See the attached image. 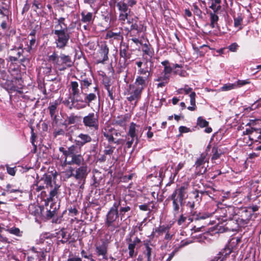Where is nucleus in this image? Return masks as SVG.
Listing matches in <instances>:
<instances>
[{"instance_id": "29", "label": "nucleus", "mask_w": 261, "mask_h": 261, "mask_svg": "<svg viewBox=\"0 0 261 261\" xmlns=\"http://www.w3.org/2000/svg\"><path fill=\"white\" fill-rule=\"evenodd\" d=\"M109 49L108 45L106 43L102 44L100 47L99 54L102 57L101 60L98 61V63H103L109 59L108 54Z\"/></svg>"}, {"instance_id": "45", "label": "nucleus", "mask_w": 261, "mask_h": 261, "mask_svg": "<svg viewBox=\"0 0 261 261\" xmlns=\"http://www.w3.org/2000/svg\"><path fill=\"white\" fill-rule=\"evenodd\" d=\"M244 17L241 14H238L237 17H233L234 19V27L235 28L240 27V29H242V27L240 26L243 20Z\"/></svg>"}, {"instance_id": "4", "label": "nucleus", "mask_w": 261, "mask_h": 261, "mask_svg": "<svg viewBox=\"0 0 261 261\" xmlns=\"http://www.w3.org/2000/svg\"><path fill=\"white\" fill-rule=\"evenodd\" d=\"M9 72L13 77L9 79V75L5 70L1 71V78L2 80V85L4 89L9 94L16 92L22 94L23 81L21 77V72L18 67L10 68Z\"/></svg>"}, {"instance_id": "43", "label": "nucleus", "mask_w": 261, "mask_h": 261, "mask_svg": "<svg viewBox=\"0 0 261 261\" xmlns=\"http://www.w3.org/2000/svg\"><path fill=\"white\" fill-rule=\"evenodd\" d=\"M5 230L9 233L15 235L17 237H20L22 236V231H20L19 228L13 227L5 229Z\"/></svg>"}, {"instance_id": "34", "label": "nucleus", "mask_w": 261, "mask_h": 261, "mask_svg": "<svg viewBox=\"0 0 261 261\" xmlns=\"http://www.w3.org/2000/svg\"><path fill=\"white\" fill-rule=\"evenodd\" d=\"M95 250L97 256L105 255L108 252V245L103 242L101 245L96 246Z\"/></svg>"}, {"instance_id": "46", "label": "nucleus", "mask_w": 261, "mask_h": 261, "mask_svg": "<svg viewBox=\"0 0 261 261\" xmlns=\"http://www.w3.org/2000/svg\"><path fill=\"white\" fill-rule=\"evenodd\" d=\"M192 7L193 8L192 11L195 15L198 17L199 18L202 19L203 18L202 16V12L199 9L198 5L197 3H193L192 5Z\"/></svg>"}, {"instance_id": "30", "label": "nucleus", "mask_w": 261, "mask_h": 261, "mask_svg": "<svg viewBox=\"0 0 261 261\" xmlns=\"http://www.w3.org/2000/svg\"><path fill=\"white\" fill-rule=\"evenodd\" d=\"M130 118V116L128 114H125L121 116H118L117 119L115 120V123L120 126H124L125 123Z\"/></svg>"}, {"instance_id": "7", "label": "nucleus", "mask_w": 261, "mask_h": 261, "mask_svg": "<svg viewBox=\"0 0 261 261\" xmlns=\"http://www.w3.org/2000/svg\"><path fill=\"white\" fill-rule=\"evenodd\" d=\"M59 150L64 155V164L68 165H76L78 166L84 163V159L81 153V149L77 146L72 145L66 149L63 147H60Z\"/></svg>"}, {"instance_id": "39", "label": "nucleus", "mask_w": 261, "mask_h": 261, "mask_svg": "<svg viewBox=\"0 0 261 261\" xmlns=\"http://www.w3.org/2000/svg\"><path fill=\"white\" fill-rule=\"evenodd\" d=\"M183 65L182 64H174L173 66H166L164 67L163 73L165 74H169L172 72L173 69L176 68H182Z\"/></svg>"}, {"instance_id": "1", "label": "nucleus", "mask_w": 261, "mask_h": 261, "mask_svg": "<svg viewBox=\"0 0 261 261\" xmlns=\"http://www.w3.org/2000/svg\"><path fill=\"white\" fill-rule=\"evenodd\" d=\"M79 82L71 81L69 85V91L73 98V102L75 103V109L81 110L90 106V104L97 99V93L99 95V90L98 86L93 88L94 92L87 93V90L92 85V80L90 77L82 75L80 79H77Z\"/></svg>"}, {"instance_id": "20", "label": "nucleus", "mask_w": 261, "mask_h": 261, "mask_svg": "<svg viewBox=\"0 0 261 261\" xmlns=\"http://www.w3.org/2000/svg\"><path fill=\"white\" fill-rule=\"evenodd\" d=\"M128 92L130 96L127 97V100L130 102L135 101L137 103L141 99L143 91L139 88L135 87L134 85L130 84Z\"/></svg>"}, {"instance_id": "38", "label": "nucleus", "mask_w": 261, "mask_h": 261, "mask_svg": "<svg viewBox=\"0 0 261 261\" xmlns=\"http://www.w3.org/2000/svg\"><path fill=\"white\" fill-rule=\"evenodd\" d=\"M144 245L145 250L144 251L143 253L147 257V261H151L152 248L150 247L149 242L145 243Z\"/></svg>"}, {"instance_id": "21", "label": "nucleus", "mask_w": 261, "mask_h": 261, "mask_svg": "<svg viewBox=\"0 0 261 261\" xmlns=\"http://www.w3.org/2000/svg\"><path fill=\"white\" fill-rule=\"evenodd\" d=\"M129 49V45L127 43L125 42H121L120 44V48L119 51V55L120 59H119V63L123 65H121V66H125L126 62L128 59L130 58V54L128 53Z\"/></svg>"}, {"instance_id": "51", "label": "nucleus", "mask_w": 261, "mask_h": 261, "mask_svg": "<svg viewBox=\"0 0 261 261\" xmlns=\"http://www.w3.org/2000/svg\"><path fill=\"white\" fill-rule=\"evenodd\" d=\"M170 228L168 226L160 225V226L154 228V232H156L159 236L162 234L163 233L166 232Z\"/></svg>"}, {"instance_id": "57", "label": "nucleus", "mask_w": 261, "mask_h": 261, "mask_svg": "<svg viewBox=\"0 0 261 261\" xmlns=\"http://www.w3.org/2000/svg\"><path fill=\"white\" fill-rule=\"evenodd\" d=\"M173 73L174 75H179L181 77H187L189 75L187 72L182 68H180V69H174Z\"/></svg>"}, {"instance_id": "15", "label": "nucleus", "mask_w": 261, "mask_h": 261, "mask_svg": "<svg viewBox=\"0 0 261 261\" xmlns=\"http://www.w3.org/2000/svg\"><path fill=\"white\" fill-rule=\"evenodd\" d=\"M88 173V166L85 163L76 168L74 173V178L77 181L80 189H84Z\"/></svg>"}, {"instance_id": "53", "label": "nucleus", "mask_w": 261, "mask_h": 261, "mask_svg": "<svg viewBox=\"0 0 261 261\" xmlns=\"http://www.w3.org/2000/svg\"><path fill=\"white\" fill-rule=\"evenodd\" d=\"M74 168L72 167H70L68 169L66 170L65 171L63 172V174H64V178L66 179H68L71 177H74Z\"/></svg>"}, {"instance_id": "13", "label": "nucleus", "mask_w": 261, "mask_h": 261, "mask_svg": "<svg viewBox=\"0 0 261 261\" xmlns=\"http://www.w3.org/2000/svg\"><path fill=\"white\" fill-rule=\"evenodd\" d=\"M209 163V158L207 157V153H202L197 158L194 167H195V174L196 176L204 174L207 171V167L204 166L205 163Z\"/></svg>"}, {"instance_id": "31", "label": "nucleus", "mask_w": 261, "mask_h": 261, "mask_svg": "<svg viewBox=\"0 0 261 261\" xmlns=\"http://www.w3.org/2000/svg\"><path fill=\"white\" fill-rule=\"evenodd\" d=\"M56 237H57L58 239L62 238V240H60V241L62 244H65L69 240V238L67 237V232L64 228H62L59 231L56 232Z\"/></svg>"}, {"instance_id": "18", "label": "nucleus", "mask_w": 261, "mask_h": 261, "mask_svg": "<svg viewBox=\"0 0 261 261\" xmlns=\"http://www.w3.org/2000/svg\"><path fill=\"white\" fill-rule=\"evenodd\" d=\"M126 242L128 245L129 257L132 258L135 257L137 255V252H135V249L136 247L137 248L140 247L138 245L141 243V240L137 237L133 239L130 237L126 238Z\"/></svg>"}, {"instance_id": "2", "label": "nucleus", "mask_w": 261, "mask_h": 261, "mask_svg": "<svg viewBox=\"0 0 261 261\" xmlns=\"http://www.w3.org/2000/svg\"><path fill=\"white\" fill-rule=\"evenodd\" d=\"M56 178L55 174L45 173L40 178L37 179L36 183L33 185V191L35 190L39 192L46 189L48 192V195H47L46 191H42L41 193V197L44 198L46 207L49 201H52L55 198H57L60 194L61 185L56 182Z\"/></svg>"}, {"instance_id": "36", "label": "nucleus", "mask_w": 261, "mask_h": 261, "mask_svg": "<svg viewBox=\"0 0 261 261\" xmlns=\"http://www.w3.org/2000/svg\"><path fill=\"white\" fill-rule=\"evenodd\" d=\"M189 96L191 106L188 107L187 109L191 111H195L197 109V106L196 105V93L195 92H192L190 94Z\"/></svg>"}, {"instance_id": "52", "label": "nucleus", "mask_w": 261, "mask_h": 261, "mask_svg": "<svg viewBox=\"0 0 261 261\" xmlns=\"http://www.w3.org/2000/svg\"><path fill=\"white\" fill-rule=\"evenodd\" d=\"M231 252L232 249L229 247L226 246L219 252V255H221L222 257H224V259H225L229 255Z\"/></svg>"}, {"instance_id": "25", "label": "nucleus", "mask_w": 261, "mask_h": 261, "mask_svg": "<svg viewBox=\"0 0 261 261\" xmlns=\"http://www.w3.org/2000/svg\"><path fill=\"white\" fill-rule=\"evenodd\" d=\"M149 79L147 76L138 75L137 76L134 83L135 87L139 88L141 90H143L147 86Z\"/></svg>"}, {"instance_id": "3", "label": "nucleus", "mask_w": 261, "mask_h": 261, "mask_svg": "<svg viewBox=\"0 0 261 261\" xmlns=\"http://www.w3.org/2000/svg\"><path fill=\"white\" fill-rule=\"evenodd\" d=\"M56 178L55 174L45 173L40 178L37 179L36 183L33 185V191L35 190L39 192L46 189L48 192V195H47L46 191H42L41 193V197L44 198L46 207L49 201H52L55 198H57L60 194L61 185L56 182Z\"/></svg>"}, {"instance_id": "23", "label": "nucleus", "mask_w": 261, "mask_h": 261, "mask_svg": "<svg viewBox=\"0 0 261 261\" xmlns=\"http://www.w3.org/2000/svg\"><path fill=\"white\" fill-rule=\"evenodd\" d=\"M103 135L108 141V143L113 144L115 140V137H118L121 135L118 130L111 128L108 130L103 132Z\"/></svg>"}, {"instance_id": "40", "label": "nucleus", "mask_w": 261, "mask_h": 261, "mask_svg": "<svg viewBox=\"0 0 261 261\" xmlns=\"http://www.w3.org/2000/svg\"><path fill=\"white\" fill-rule=\"evenodd\" d=\"M54 19L57 20V24H55L54 29H58L60 28L63 29L64 28L67 27V24L65 22V18L64 17H61L59 18L55 17Z\"/></svg>"}, {"instance_id": "58", "label": "nucleus", "mask_w": 261, "mask_h": 261, "mask_svg": "<svg viewBox=\"0 0 261 261\" xmlns=\"http://www.w3.org/2000/svg\"><path fill=\"white\" fill-rule=\"evenodd\" d=\"M237 87L236 84L228 83L224 84L221 88V89L223 91H229Z\"/></svg>"}, {"instance_id": "61", "label": "nucleus", "mask_w": 261, "mask_h": 261, "mask_svg": "<svg viewBox=\"0 0 261 261\" xmlns=\"http://www.w3.org/2000/svg\"><path fill=\"white\" fill-rule=\"evenodd\" d=\"M51 119L53 120V122H52L53 126L56 127H60V126H63L62 125V123L63 122L59 121V119L57 118V116H54V117L51 118Z\"/></svg>"}, {"instance_id": "56", "label": "nucleus", "mask_w": 261, "mask_h": 261, "mask_svg": "<svg viewBox=\"0 0 261 261\" xmlns=\"http://www.w3.org/2000/svg\"><path fill=\"white\" fill-rule=\"evenodd\" d=\"M43 73L46 76H49L51 74L52 72V66L50 64H45L44 66L42 67Z\"/></svg>"}, {"instance_id": "48", "label": "nucleus", "mask_w": 261, "mask_h": 261, "mask_svg": "<svg viewBox=\"0 0 261 261\" xmlns=\"http://www.w3.org/2000/svg\"><path fill=\"white\" fill-rule=\"evenodd\" d=\"M63 103L69 110L75 109V104L73 102V98L71 95L69 99H65L63 101Z\"/></svg>"}, {"instance_id": "26", "label": "nucleus", "mask_w": 261, "mask_h": 261, "mask_svg": "<svg viewBox=\"0 0 261 261\" xmlns=\"http://www.w3.org/2000/svg\"><path fill=\"white\" fill-rule=\"evenodd\" d=\"M196 124L200 128L205 127L204 132L206 133L210 134L213 131L212 127L208 126L209 122L202 116L197 118Z\"/></svg>"}, {"instance_id": "11", "label": "nucleus", "mask_w": 261, "mask_h": 261, "mask_svg": "<svg viewBox=\"0 0 261 261\" xmlns=\"http://www.w3.org/2000/svg\"><path fill=\"white\" fill-rule=\"evenodd\" d=\"M209 8L212 10H208L206 7V13L210 16L211 27L214 28L219 20L218 15L222 11L221 6V0H208Z\"/></svg>"}, {"instance_id": "24", "label": "nucleus", "mask_w": 261, "mask_h": 261, "mask_svg": "<svg viewBox=\"0 0 261 261\" xmlns=\"http://www.w3.org/2000/svg\"><path fill=\"white\" fill-rule=\"evenodd\" d=\"M81 120V117L72 113L67 117L66 119L63 122L62 125L67 128L68 125L77 123Z\"/></svg>"}, {"instance_id": "12", "label": "nucleus", "mask_w": 261, "mask_h": 261, "mask_svg": "<svg viewBox=\"0 0 261 261\" xmlns=\"http://www.w3.org/2000/svg\"><path fill=\"white\" fill-rule=\"evenodd\" d=\"M235 208L233 206H228L225 207H218L216 211L217 214L216 217L218 219L223 222L230 221V223H234L233 221L234 216H236Z\"/></svg>"}, {"instance_id": "41", "label": "nucleus", "mask_w": 261, "mask_h": 261, "mask_svg": "<svg viewBox=\"0 0 261 261\" xmlns=\"http://www.w3.org/2000/svg\"><path fill=\"white\" fill-rule=\"evenodd\" d=\"M115 146H113L112 144L108 143L105 145V149L103 153L105 155H108L111 156L114 152Z\"/></svg>"}, {"instance_id": "42", "label": "nucleus", "mask_w": 261, "mask_h": 261, "mask_svg": "<svg viewBox=\"0 0 261 261\" xmlns=\"http://www.w3.org/2000/svg\"><path fill=\"white\" fill-rule=\"evenodd\" d=\"M235 223L237 225V227H244L245 225H246L248 223L249 221L246 220V219L243 218L241 217V215H239V217L237 219L235 220Z\"/></svg>"}, {"instance_id": "10", "label": "nucleus", "mask_w": 261, "mask_h": 261, "mask_svg": "<svg viewBox=\"0 0 261 261\" xmlns=\"http://www.w3.org/2000/svg\"><path fill=\"white\" fill-rule=\"evenodd\" d=\"M119 217L118 210L116 208V204H113L106 215L105 220V227L112 232L119 228L120 226Z\"/></svg>"}, {"instance_id": "27", "label": "nucleus", "mask_w": 261, "mask_h": 261, "mask_svg": "<svg viewBox=\"0 0 261 261\" xmlns=\"http://www.w3.org/2000/svg\"><path fill=\"white\" fill-rule=\"evenodd\" d=\"M81 21L83 23H87L88 24L92 23L95 18V16L92 12L83 11L81 12Z\"/></svg>"}, {"instance_id": "44", "label": "nucleus", "mask_w": 261, "mask_h": 261, "mask_svg": "<svg viewBox=\"0 0 261 261\" xmlns=\"http://www.w3.org/2000/svg\"><path fill=\"white\" fill-rule=\"evenodd\" d=\"M150 70L151 68L150 67H147L146 66L145 68H141L138 70V74H140V75H142L143 76H147V79H149V78L151 76L150 74Z\"/></svg>"}, {"instance_id": "49", "label": "nucleus", "mask_w": 261, "mask_h": 261, "mask_svg": "<svg viewBox=\"0 0 261 261\" xmlns=\"http://www.w3.org/2000/svg\"><path fill=\"white\" fill-rule=\"evenodd\" d=\"M142 51L145 55H147L150 57V58H151L154 55V51L153 48H151L147 44H144L143 45Z\"/></svg>"}, {"instance_id": "9", "label": "nucleus", "mask_w": 261, "mask_h": 261, "mask_svg": "<svg viewBox=\"0 0 261 261\" xmlns=\"http://www.w3.org/2000/svg\"><path fill=\"white\" fill-rule=\"evenodd\" d=\"M55 39L56 47L59 49H63L67 46L68 41L71 37V33L69 32V29L68 27L63 29H54L52 31Z\"/></svg>"}, {"instance_id": "32", "label": "nucleus", "mask_w": 261, "mask_h": 261, "mask_svg": "<svg viewBox=\"0 0 261 261\" xmlns=\"http://www.w3.org/2000/svg\"><path fill=\"white\" fill-rule=\"evenodd\" d=\"M59 103L58 100H55L53 102L49 103V105L48 107V110H49V114L50 115L51 118L54 117V116H56V113L58 112L57 107Z\"/></svg>"}, {"instance_id": "22", "label": "nucleus", "mask_w": 261, "mask_h": 261, "mask_svg": "<svg viewBox=\"0 0 261 261\" xmlns=\"http://www.w3.org/2000/svg\"><path fill=\"white\" fill-rule=\"evenodd\" d=\"M92 138L88 134L81 133L77 136V139L75 140V146L81 149V148L86 144L91 142Z\"/></svg>"}, {"instance_id": "59", "label": "nucleus", "mask_w": 261, "mask_h": 261, "mask_svg": "<svg viewBox=\"0 0 261 261\" xmlns=\"http://www.w3.org/2000/svg\"><path fill=\"white\" fill-rule=\"evenodd\" d=\"M205 187L208 189V190H207V195L213 199H216V198L215 197V193L217 192L216 190L213 188H212L210 186L206 185Z\"/></svg>"}, {"instance_id": "17", "label": "nucleus", "mask_w": 261, "mask_h": 261, "mask_svg": "<svg viewBox=\"0 0 261 261\" xmlns=\"http://www.w3.org/2000/svg\"><path fill=\"white\" fill-rule=\"evenodd\" d=\"M137 3L138 0H122L120 13H119L118 17L126 19L131 11V8L137 5Z\"/></svg>"}, {"instance_id": "60", "label": "nucleus", "mask_w": 261, "mask_h": 261, "mask_svg": "<svg viewBox=\"0 0 261 261\" xmlns=\"http://www.w3.org/2000/svg\"><path fill=\"white\" fill-rule=\"evenodd\" d=\"M126 143L125 147L127 148H130L134 142L136 140V138H130V136H125Z\"/></svg>"}, {"instance_id": "37", "label": "nucleus", "mask_w": 261, "mask_h": 261, "mask_svg": "<svg viewBox=\"0 0 261 261\" xmlns=\"http://www.w3.org/2000/svg\"><path fill=\"white\" fill-rule=\"evenodd\" d=\"M213 155L211 158L212 161L216 160L219 159L222 154V151L219 149L217 145H214L212 149Z\"/></svg>"}, {"instance_id": "64", "label": "nucleus", "mask_w": 261, "mask_h": 261, "mask_svg": "<svg viewBox=\"0 0 261 261\" xmlns=\"http://www.w3.org/2000/svg\"><path fill=\"white\" fill-rule=\"evenodd\" d=\"M108 93V96L110 98L113 100L115 98V87H112L110 89L107 90Z\"/></svg>"}, {"instance_id": "5", "label": "nucleus", "mask_w": 261, "mask_h": 261, "mask_svg": "<svg viewBox=\"0 0 261 261\" xmlns=\"http://www.w3.org/2000/svg\"><path fill=\"white\" fill-rule=\"evenodd\" d=\"M189 188V184L185 182L177 186L167 198L172 201V213L174 217L179 213L180 206L184 205L185 200L188 198Z\"/></svg>"}, {"instance_id": "16", "label": "nucleus", "mask_w": 261, "mask_h": 261, "mask_svg": "<svg viewBox=\"0 0 261 261\" xmlns=\"http://www.w3.org/2000/svg\"><path fill=\"white\" fill-rule=\"evenodd\" d=\"M98 114L93 112L89 113L83 118V123L86 127L94 130H97L99 127Z\"/></svg>"}, {"instance_id": "28", "label": "nucleus", "mask_w": 261, "mask_h": 261, "mask_svg": "<svg viewBox=\"0 0 261 261\" xmlns=\"http://www.w3.org/2000/svg\"><path fill=\"white\" fill-rule=\"evenodd\" d=\"M137 126V125L135 123L133 122H131L129 126L128 131L126 135L127 136H130V138H136V142L134 145L135 146H136L139 142V139L136 132Z\"/></svg>"}, {"instance_id": "19", "label": "nucleus", "mask_w": 261, "mask_h": 261, "mask_svg": "<svg viewBox=\"0 0 261 261\" xmlns=\"http://www.w3.org/2000/svg\"><path fill=\"white\" fill-rule=\"evenodd\" d=\"M186 206L188 208L190 209L189 213L190 215L193 217L195 216V221H198L199 220L205 219L206 218H207L211 216V214L208 213H199L197 214V212L195 211V203L194 201H188L186 204Z\"/></svg>"}, {"instance_id": "35", "label": "nucleus", "mask_w": 261, "mask_h": 261, "mask_svg": "<svg viewBox=\"0 0 261 261\" xmlns=\"http://www.w3.org/2000/svg\"><path fill=\"white\" fill-rule=\"evenodd\" d=\"M250 140L261 143V129H254L251 136H249Z\"/></svg>"}, {"instance_id": "55", "label": "nucleus", "mask_w": 261, "mask_h": 261, "mask_svg": "<svg viewBox=\"0 0 261 261\" xmlns=\"http://www.w3.org/2000/svg\"><path fill=\"white\" fill-rule=\"evenodd\" d=\"M122 0H110L109 4L110 6L116 7L119 13H120Z\"/></svg>"}, {"instance_id": "14", "label": "nucleus", "mask_w": 261, "mask_h": 261, "mask_svg": "<svg viewBox=\"0 0 261 261\" xmlns=\"http://www.w3.org/2000/svg\"><path fill=\"white\" fill-rule=\"evenodd\" d=\"M113 204H116V208L118 210V214L121 220L125 218L126 216H127V218L129 217V215L131 211L132 204L130 203L127 202L125 198L123 199H122L120 198H119L117 201L114 202Z\"/></svg>"}, {"instance_id": "54", "label": "nucleus", "mask_w": 261, "mask_h": 261, "mask_svg": "<svg viewBox=\"0 0 261 261\" xmlns=\"http://www.w3.org/2000/svg\"><path fill=\"white\" fill-rule=\"evenodd\" d=\"M42 0H33L32 2V8H33V11L37 12L38 9H41L43 8L42 5Z\"/></svg>"}, {"instance_id": "8", "label": "nucleus", "mask_w": 261, "mask_h": 261, "mask_svg": "<svg viewBox=\"0 0 261 261\" xmlns=\"http://www.w3.org/2000/svg\"><path fill=\"white\" fill-rule=\"evenodd\" d=\"M118 20L127 32L129 36H140V34L145 31V28L142 22L137 16L131 17L128 14L127 17L124 19L118 17Z\"/></svg>"}, {"instance_id": "50", "label": "nucleus", "mask_w": 261, "mask_h": 261, "mask_svg": "<svg viewBox=\"0 0 261 261\" xmlns=\"http://www.w3.org/2000/svg\"><path fill=\"white\" fill-rule=\"evenodd\" d=\"M185 165V162L179 163L176 167L175 168L174 172L171 173L170 178L171 179L172 178V179L173 180L175 177L178 174L180 170H181L184 167Z\"/></svg>"}, {"instance_id": "63", "label": "nucleus", "mask_w": 261, "mask_h": 261, "mask_svg": "<svg viewBox=\"0 0 261 261\" xmlns=\"http://www.w3.org/2000/svg\"><path fill=\"white\" fill-rule=\"evenodd\" d=\"M46 210L47 211L46 216L47 219H50L52 218L56 217V216H58V214L55 213L54 210L48 209L47 207Z\"/></svg>"}, {"instance_id": "62", "label": "nucleus", "mask_w": 261, "mask_h": 261, "mask_svg": "<svg viewBox=\"0 0 261 261\" xmlns=\"http://www.w3.org/2000/svg\"><path fill=\"white\" fill-rule=\"evenodd\" d=\"M0 9L2 11L3 13H4L2 14H0L1 15L3 16H7L8 17L10 13V8L9 6H2L0 7Z\"/></svg>"}, {"instance_id": "47", "label": "nucleus", "mask_w": 261, "mask_h": 261, "mask_svg": "<svg viewBox=\"0 0 261 261\" xmlns=\"http://www.w3.org/2000/svg\"><path fill=\"white\" fill-rule=\"evenodd\" d=\"M240 214L241 217L246 219L248 221H250L252 216V212H250L249 209L245 208L241 211Z\"/></svg>"}, {"instance_id": "33", "label": "nucleus", "mask_w": 261, "mask_h": 261, "mask_svg": "<svg viewBox=\"0 0 261 261\" xmlns=\"http://www.w3.org/2000/svg\"><path fill=\"white\" fill-rule=\"evenodd\" d=\"M106 39H112V40H116L118 41L120 39H122L123 37L120 32H114L112 31H109L106 34Z\"/></svg>"}, {"instance_id": "6", "label": "nucleus", "mask_w": 261, "mask_h": 261, "mask_svg": "<svg viewBox=\"0 0 261 261\" xmlns=\"http://www.w3.org/2000/svg\"><path fill=\"white\" fill-rule=\"evenodd\" d=\"M47 61L58 68L59 71H64L66 69L72 67L73 62L71 57L68 55H66L59 52L56 48L47 54Z\"/></svg>"}]
</instances>
